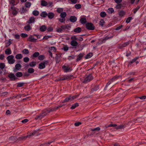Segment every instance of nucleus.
<instances>
[{"label":"nucleus","mask_w":146,"mask_h":146,"mask_svg":"<svg viewBox=\"0 0 146 146\" xmlns=\"http://www.w3.org/2000/svg\"><path fill=\"white\" fill-rule=\"evenodd\" d=\"M122 7V5L121 4H118L116 6V8L117 9H119Z\"/></svg>","instance_id":"nucleus-61"},{"label":"nucleus","mask_w":146,"mask_h":146,"mask_svg":"<svg viewBox=\"0 0 146 146\" xmlns=\"http://www.w3.org/2000/svg\"><path fill=\"white\" fill-rule=\"evenodd\" d=\"M47 15L48 14L46 11H43L40 14V16L43 18L46 17Z\"/></svg>","instance_id":"nucleus-24"},{"label":"nucleus","mask_w":146,"mask_h":146,"mask_svg":"<svg viewBox=\"0 0 146 146\" xmlns=\"http://www.w3.org/2000/svg\"><path fill=\"white\" fill-rule=\"evenodd\" d=\"M137 98H139L141 100H144L146 98V96H144L140 97H137Z\"/></svg>","instance_id":"nucleus-64"},{"label":"nucleus","mask_w":146,"mask_h":146,"mask_svg":"<svg viewBox=\"0 0 146 146\" xmlns=\"http://www.w3.org/2000/svg\"><path fill=\"white\" fill-rule=\"evenodd\" d=\"M25 83L23 82H19L17 84V87H20L23 86Z\"/></svg>","instance_id":"nucleus-47"},{"label":"nucleus","mask_w":146,"mask_h":146,"mask_svg":"<svg viewBox=\"0 0 146 146\" xmlns=\"http://www.w3.org/2000/svg\"><path fill=\"white\" fill-rule=\"evenodd\" d=\"M23 75L22 73L21 72H18L15 74V76L18 77H20Z\"/></svg>","instance_id":"nucleus-38"},{"label":"nucleus","mask_w":146,"mask_h":146,"mask_svg":"<svg viewBox=\"0 0 146 146\" xmlns=\"http://www.w3.org/2000/svg\"><path fill=\"white\" fill-rule=\"evenodd\" d=\"M44 56L43 55H40V56H39L38 57V59L39 60H43L44 59Z\"/></svg>","instance_id":"nucleus-51"},{"label":"nucleus","mask_w":146,"mask_h":146,"mask_svg":"<svg viewBox=\"0 0 146 146\" xmlns=\"http://www.w3.org/2000/svg\"><path fill=\"white\" fill-rule=\"evenodd\" d=\"M5 67V65L4 63H0V68L1 69L3 70Z\"/></svg>","instance_id":"nucleus-55"},{"label":"nucleus","mask_w":146,"mask_h":146,"mask_svg":"<svg viewBox=\"0 0 146 146\" xmlns=\"http://www.w3.org/2000/svg\"><path fill=\"white\" fill-rule=\"evenodd\" d=\"M105 23V22L103 19H101L99 22V24L100 25L103 26Z\"/></svg>","instance_id":"nucleus-50"},{"label":"nucleus","mask_w":146,"mask_h":146,"mask_svg":"<svg viewBox=\"0 0 146 146\" xmlns=\"http://www.w3.org/2000/svg\"><path fill=\"white\" fill-rule=\"evenodd\" d=\"M21 67V65L19 64H17L15 65V69L13 70L14 72H15L19 70Z\"/></svg>","instance_id":"nucleus-11"},{"label":"nucleus","mask_w":146,"mask_h":146,"mask_svg":"<svg viewBox=\"0 0 146 146\" xmlns=\"http://www.w3.org/2000/svg\"><path fill=\"white\" fill-rule=\"evenodd\" d=\"M42 111V113L44 114V115L45 116L50 112L48 109H44Z\"/></svg>","instance_id":"nucleus-29"},{"label":"nucleus","mask_w":146,"mask_h":146,"mask_svg":"<svg viewBox=\"0 0 146 146\" xmlns=\"http://www.w3.org/2000/svg\"><path fill=\"white\" fill-rule=\"evenodd\" d=\"M130 41H128L126 42H125L123 44H122L120 45L119 46V48H121L123 47H125L128 45L130 44Z\"/></svg>","instance_id":"nucleus-16"},{"label":"nucleus","mask_w":146,"mask_h":146,"mask_svg":"<svg viewBox=\"0 0 146 146\" xmlns=\"http://www.w3.org/2000/svg\"><path fill=\"white\" fill-rule=\"evenodd\" d=\"M61 54L57 53L56 54V56L55 57L56 62V63H58L60 61V58L61 56Z\"/></svg>","instance_id":"nucleus-10"},{"label":"nucleus","mask_w":146,"mask_h":146,"mask_svg":"<svg viewBox=\"0 0 146 146\" xmlns=\"http://www.w3.org/2000/svg\"><path fill=\"white\" fill-rule=\"evenodd\" d=\"M45 67V65L42 62L40 63L38 65V68L40 69H43Z\"/></svg>","instance_id":"nucleus-20"},{"label":"nucleus","mask_w":146,"mask_h":146,"mask_svg":"<svg viewBox=\"0 0 146 146\" xmlns=\"http://www.w3.org/2000/svg\"><path fill=\"white\" fill-rule=\"evenodd\" d=\"M125 127V126L123 125H121L118 126H117L115 127V128L117 129H121L124 128Z\"/></svg>","instance_id":"nucleus-52"},{"label":"nucleus","mask_w":146,"mask_h":146,"mask_svg":"<svg viewBox=\"0 0 146 146\" xmlns=\"http://www.w3.org/2000/svg\"><path fill=\"white\" fill-rule=\"evenodd\" d=\"M77 19V17L75 16H71L69 19V20L71 22L74 23L76 22Z\"/></svg>","instance_id":"nucleus-17"},{"label":"nucleus","mask_w":146,"mask_h":146,"mask_svg":"<svg viewBox=\"0 0 146 146\" xmlns=\"http://www.w3.org/2000/svg\"><path fill=\"white\" fill-rule=\"evenodd\" d=\"M52 37V36H44L43 39H45L46 40H47V39L48 38H51Z\"/></svg>","instance_id":"nucleus-58"},{"label":"nucleus","mask_w":146,"mask_h":146,"mask_svg":"<svg viewBox=\"0 0 146 146\" xmlns=\"http://www.w3.org/2000/svg\"><path fill=\"white\" fill-rule=\"evenodd\" d=\"M19 0H9L10 4L11 5H16L19 3Z\"/></svg>","instance_id":"nucleus-9"},{"label":"nucleus","mask_w":146,"mask_h":146,"mask_svg":"<svg viewBox=\"0 0 146 146\" xmlns=\"http://www.w3.org/2000/svg\"><path fill=\"white\" fill-rule=\"evenodd\" d=\"M22 52L23 54H27L29 53V50L27 49L26 48L23 49L22 50Z\"/></svg>","instance_id":"nucleus-34"},{"label":"nucleus","mask_w":146,"mask_h":146,"mask_svg":"<svg viewBox=\"0 0 146 146\" xmlns=\"http://www.w3.org/2000/svg\"><path fill=\"white\" fill-rule=\"evenodd\" d=\"M28 35L24 33H22L21 34V36L23 38H26L28 36Z\"/></svg>","instance_id":"nucleus-60"},{"label":"nucleus","mask_w":146,"mask_h":146,"mask_svg":"<svg viewBox=\"0 0 146 146\" xmlns=\"http://www.w3.org/2000/svg\"><path fill=\"white\" fill-rule=\"evenodd\" d=\"M35 71L34 69L32 68H30L28 69L27 70V72L29 73L32 74Z\"/></svg>","instance_id":"nucleus-31"},{"label":"nucleus","mask_w":146,"mask_h":146,"mask_svg":"<svg viewBox=\"0 0 146 146\" xmlns=\"http://www.w3.org/2000/svg\"><path fill=\"white\" fill-rule=\"evenodd\" d=\"M39 12L37 10H34L33 11L32 14L35 16H38L39 14Z\"/></svg>","instance_id":"nucleus-32"},{"label":"nucleus","mask_w":146,"mask_h":146,"mask_svg":"<svg viewBox=\"0 0 146 146\" xmlns=\"http://www.w3.org/2000/svg\"><path fill=\"white\" fill-rule=\"evenodd\" d=\"M37 131L34 130L32 132L30 133L29 134H28L25 136L22 137L21 139H26L27 137H30L31 136L35 135Z\"/></svg>","instance_id":"nucleus-6"},{"label":"nucleus","mask_w":146,"mask_h":146,"mask_svg":"<svg viewBox=\"0 0 146 146\" xmlns=\"http://www.w3.org/2000/svg\"><path fill=\"white\" fill-rule=\"evenodd\" d=\"M66 13L65 12H62L60 14V16L62 18H65L66 16Z\"/></svg>","instance_id":"nucleus-37"},{"label":"nucleus","mask_w":146,"mask_h":146,"mask_svg":"<svg viewBox=\"0 0 146 146\" xmlns=\"http://www.w3.org/2000/svg\"><path fill=\"white\" fill-rule=\"evenodd\" d=\"M93 79V77L91 74H89L85 77L83 82L84 83H86L89 82Z\"/></svg>","instance_id":"nucleus-3"},{"label":"nucleus","mask_w":146,"mask_h":146,"mask_svg":"<svg viewBox=\"0 0 146 146\" xmlns=\"http://www.w3.org/2000/svg\"><path fill=\"white\" fill-rule=\"evenodd\" d=\"M25 29L27 31H29L31 29V28L29 25L25 26L24 27Z\"/></svg>","instance_id":"nucleus-30"},{"label":"nucleus","mask_w":146,"mask_h":146,"mask_svg":"<svg viewBox=\"0 0 146 146\" xmlns=\"http://www.w3.org/2000/svg\"><path fill=\"white\" fill-rule=\"evenodd\" d=\"M78 44L77 42L74 40H72L70 42V44L75 48L78 46Z\"/></svg>","instance_id":"nucleus-14"},{"label":"nucleus","mask_w":146,"mask_h":146,"mask_svg":"<svg viewBox=\"0 0 146 146\" xmlns=\"http://www.w3.org/2000/svg\"><path fill=\"white\" fill-rule=\"evenodd\" d=\"M11 39H9V41L7 42L6 43V45L5 46V47H7L9 46L10 45L12 44V42H11Z\"/></svg>","instance_id":"nucleus-49"},{"label":"nucleus","mask_w":146,"mask_h":146,"mask_svg":"<svg viewBox=\"0 0 146 146\" xmlns=\"http://www.w3.org/2000/svg\"><path fill=\"white\" fill-rule=\"evenodd\" d=\"M62 68L64 72H65L71 71L72 70V69L70 67H69L67 66L63 65L62 66Z\"/></svg>","instance_id":"nucleus-8"},{"label":"nucleus","mask_w":146,"mask_h":146,"mask_svg":"<svg viewBox=\"0 0 146 146\" xmlns=\"http://www.w3.org/2000/svg\"><path fill=\"white\" fill-rule=\"evenodd\" d=\"M132 19V18L131 17H128L126 20V22L127 23H129L130 22L131 20Z\"/></svg>","instance_id":"nucleus-54"},{"label":"nucleus","mask_w":146,"mask_h":146,"mask_svg":"<svg viewBox=\"0 0 146 146\" xmlns=\"http://www.w3.org/2000/svg\"><path fill=\"white\" fill-rule=\"evenodd\" d=\"M86 28L89 30H93L94 29L95 27L91 23H88L86 24Z\"/></svg>","instance_id":"nucleus-2"},{"label":"nucleus","mask_w":146,"mask_h":146,"mask_svg":"<svg viewBox=\"0 0 146 146\" xmlns=\"http://www.w3.org/2000/svg\"><path fill=\"white\" fill-rule=\"evenodd\" d=\"M29 60V58L28 57H25L23 58V61L25 62H27Z\"/></svg>","instance_id":"nucleus-56"},{"label":"nucleus","mask_w":146,"mask_h":146,"mask_svg":"<svg viewBox=\"0 0 146 146\" xmlns=\"http://www.w3.org/2000/svg\"><path fill=\"white\" fill-rule=\"evenodd\" d=\"M83 56V54H82L80 53L77 56V58L76 59V61L77 62L80 60L82 59Z\"/></svg>","instance_id":"nucleus-23"},{"label":"nucleus","mask_w":146,"mask_h":146,"mask_svg":"<svg viewBox=\"0 0 146 146\" xmlns=\"http://www.w3.org/2000/svg\"><path fill=\"white\" fill-rule=\"evenodd\" d=\"M50 112H52L53 111H54L57 110V109L56 108V107H55L54 108H50L48 109Z\"/></svg>","instance_id":"nucleus-40"},{"label":"nucleus","mask_w":146,"mask_h":146,"mask_svg":"<svg viewBox=\"0 0 146 146\" xmlns=\"http://www.w3.org/2000/svg\"><path fill=\"white\" fill-rule=\"evenodd\" d=\"M36 64V62L33 61L30 62L29 64L27 65V66H25V68H28L29 66L31 67H33L35 66Z\"/></svg>","instance_id":"nucleus-13"},{"label":"nucleus","mask_w":146,"mask_h":146,"mask_svg":"<svg viewBox=\"0 0 146 146\" xmlns=\"http://www.w3.org/2000/svg\"><path fill=\"white\" fill-rule=\"evenodd\" d=\"M125 14L126 12L123 10H121L119 11L118 13L119 16L121 17H123L125 15Z\"/></svg>","instance_id":"nucleus-18"},{"label":"nucleus","mask_w":146,"mask_h":146,"mask_svg":"<svg viewBox=\"0 0 146 146\" xmlns=\"http://www.w3.org/2000/svg\"><path fill=\"white\" fill-rule=\"evenodd\" d=\"M99 89L98 85H97L94 86V87L92 88L91 90L92 93L94 91H96L98 90Z\"/></svg>","instance_id":"nucleus-28"},{"label":"nucleus","mask_w":146,"mask_h":146,"mask_svg":"<svg viewBox=\"0 0 146 146\" xmlns=\"http://www.w3.org/2000/svg\"><path fill=\"white\" fill-rule=\"evenodd\" d=\"M79 104L78 103H76L72 105V106L70 108L71 109H74L76 107L78 106Z\"/></svg>","instance_id":"nucleus-39"},{"label":"nucleus","mask_w":146,"mask_h":146,"mask_svg":"<svg viewBox=\"0 0 146 146\" xmlns=\"http://www.w3.org/2000/svg\"><path fill=\"white\" fill-rule=\"evenodd\" d=\"M8 77L9 78L10 81H15L16 79H18V78L13 73H10L8 75Z\"/></svg>","instance_id":"nucleus-5"},{"label":"nucleus","mask_w":146,"mask_h":146,"mask_svg":"<svg viewBox=\"0 0 146 146\" xmlns=\"http://www.w3.org/2000/svg\"><path fill=\"white\" fill-rule=\"evenodd\" d=\"M119 77V76H118L117 77L114 76L110 80L112 81V82H113L114 81L116 80Z\"/></svg>","instance_id":"nucleus-59"},{"label":"nucleus","mask_w":146,"mask_h":146,"mask_svg":"<svg viewBox=\"0 0 146 146\" xmlns=\"http://www.w3.org/2000/svg\"><path fill=\"white\" fill-rule=\"evenodd\" d=\"M52 142H48L46 143H44L43 144H41L40 146H49L50 144Z\"/></svg>","instance_id":"nucleus-44"},{"label":"nucleus","mask_w":146,"mask_h":146,"mask_svg":"<svg viewBox=\"0 0 146 146\" xmlns=\"http://www.w3.org/2000/svg\"><path fill=\"white\" fill-rule=\"evenodd\" d=\"M106 15V14L105 12L102 11L100 13V16L102 17H104Z\"/></svg>","instance_id":"nucleus-42"},{"label":"nucleus","mask_w":146,"mask_h":146,"mask_svg":"<svg viewBox=\"0 0 146 146\" xmlns=\"http://www.w3.org/2000/svg\"><path fill=\"white\" fill-rule=\"evenodd\" d=\"M108 39L106 36V37H104L102 39L101 41L100 42V43L101 44H102L103 43H105L106 41Z\"/></svg>","instance_id":"nucleus-46"},{"label":"nucleus","mask_w":146,"mask_h":146,"mask_svg":"<svg viewBox=\"0 0 146 146\" xmlns=\"http://www.w3.org/2000/svg\"><path fill=\"white\" fill-rule=\"evenodd\" d=\"M82 29L80 27H78L74 29V31L76 33H79L82 31Z\"/></svg>","instance_id":"nucleus-21"},{"label":"nucleus","mask_w":146,"mask_h":146,"mask_svg":"<svg viewBox=\"0 0 146 146\" xmlns=\"http://www.w3.org/2000/svg\"><path fill=\"white\" fill-rule=\"evenodd\" d=\"M64 78V80H67L68 79H70V76L68 75H66V76H63Z\"/></svg>","instance_id":"nucleus-62"},{"label":"nucleus","mask_w":146,"mask_h":146,"mask_svg":"<svg viewBox=\"0 0 146 146\" xmlns=\"http://www.w3.org/2000/svg\"><path fill=\"white\" fill-rule=\"evenodd\" d=\"M5 53L6 54H10L11 53V51L10 48H7L5 50Z\"/></svg>","instance_id":"nucleus-33"},{"label":"nucleus","mask_w":146,"mask_h":146,"mask_svg":"<svg viewBox=\"0 0 146 146\" xmlns=\"http://www.w3.org/2000/svg\"><path fill=\"white\" fill-rule=\"evenodd\" d=\"M48 14V18L50 19H52L54 16V14L52 12H49Z\"/></svg>","instance_id":"nucleus-19"},{"label":"nucleus","mask_w":146,"mask_h":146,"mask_svg":"<svg viewBox=\"0 0 146 146\" xmlns=\"http://www.w3.org/2000/svg\"><path fill=\"white\" fill-rule=\"evenodd\" d=\"M31 3L29 2H26L25 3V6L26 7L29 8L31 5Z\"/></svg>","instance_id":"nucleus-43"},{"label":"nucleus","mask_w":146,"mask_h":146,"mask_svg":"<svg viewBox=\"0 0 146 146\" xmlns=\"http://www.w3.org/2000/svg\"><path fill=\"white\" fill-rule=\"evenodd\" d=\"M41 5L42 6H46L48 5V3L45 1L42 0L41 1Z\"/></svg>","instance_id":"nucleus-27"},{"label":"nucleus","mask_w":146,"mask_h":146,"mask_svg":"<svg viewBox=\"0 0 146 146\" xmlns=\"http://www.w3.org/2000/svg\"><path fill=\"white\" fill-rule=\"evenodd\" d=\"M71 27L68 25H62L61 26L60 28L58 29L56 31L58 33H61L62 31H64L65 29H69Z\"/></svg>","instance_id":"nucleus-1"},{"label":"nucleus","mask_w":146,"mask_h":146,"mask_svg":"<svg viewBox=\"0 0 146 146\" xmlns=\"http://www.w3.org/2000/svg\"><path fill=\"white\" fill-rule=\"evenodd\" d=\"M46 27L44 25L42 26L40 28V30L41 32H44L46 30Z\"/></svg>","instance_id":"nucleus-25"},{"label":"nucleus","mask_w":146,"mask_h":146,"mask_svg":"<svg viewBox=\"0 0 146 146\" xmlns=\"http://www.w3.org/2000/svg\"><path fill=\"white\" fill-rule=\"evenodd\" d=\"M14 56L13 55H9L7 58L8 62L9 64H13L15 61V60L13 59Z\"/></svg>","instance_id":"nucleus-4"},{"label":"nucleus","mask_w":146,"mask_h":146,"mask_svg":"<svg viewBox=\"0 0 146 146\" xmlns=\"http://www.w3.org/2000/svg\"><path fill=\"white\" fill-rule=\"evenodd\" d=\"M23 57V56L21 54H18L15 56V58L17 59H21Z\"/></svg>","instance_id":"nucleus-35"},{"label":"nucleus","mask_w":146,"mask_h":146,"mask_svg":"<svg viewBox=\"0 0 146 146\" xmlns=\"http://www.w3.org/2000/svg\"><path fill=\"white\" fill-rule=\"evenodd\" d=\"M80 22L82 24L86 23V19L85 18H82L80 20Z\"/></svg>","instance_id":"nucleus-26"},{"label":"nucleus","mask_w":146,"mask_h":146,"mask_svg":"<svg viewBox=\"0 0 146 146\" xmlns=\"http://www.w3.org/2000/svg\"><path fill=\"white\" fill-rule=\"evenodd\" d=\"M75 7L77 9H78L81 7V5L80 4H76L75 5Z\"/></svg>","instance_id":"nucleus-53"},{"label":"nucleus","mask_w":146,"mask_h":146,"mask_svg":"<svg viewBox=\"0 0 146 146\" xmlns=\"http://www.w3.org/2000/svg\"><path fill=\"white\" fill-rule=\"evenodd\" d=\"M39 52H36L31 56V57L33 59L38 56H39Z\"/></svg>","instance_id":"nucleus-22"},{"label":"nucleus","mask_w":146,"mask_h":146,"mask_svg":"<svg viewBox=\"0 0 146 146\" xmlns=\"http://www.w3.org/2000/svg\"><path fill=\"white\" fill-rule=\"evenodd\" d=\"M106 128L109 127H115L117 126V125L116 124H110L107 125H106Z\"/></svg>","instance_id":"nucleus-45"},{"label":"nucleus","mask_w":146,"mask_h":146,"mask_svg":"<svg viewBox=\"0 0 146 146\" xmlns=\"http://www.w3.org/2000/svg\"><path fill=\"white\" fill-rule=\"evenodd\" d=\"M107 11L109 13L111 14L114 13V12L113 9L112 8H109L108 9Z\"/></svg>","instance_id":"nucleus-36"},{"label":"nucleus","mask_w":146,"mask_h":146,"mask_svg":"<svg viewBox=\"0 0 146 146\" xmlns=\"http://www.w3.org/2000/svg\"><path fill=\"white\" fill-rule=\"evenodd\" d=\"M63 11V9L62 8H58L57 10V12L59 13H60L62 12Z\"/></svg>","instance_id":"nucleus-63"},{"label":"nucleus","mask_w":146,"mask_h":146,"mask_svg":"<svg viewBox=\"0 0 146 146\" xmlns=\"http://www.w3.org/2000/svg\"><path fill=\"white\" fill-rule=\"evenodd\" d=\"M27 11L26 8L24 7H22V9H21V13H22L25 12Z\"/></svg>","instance_id":"nucleus-57"},{"label":"nucleus","mask_w":146,"mask_h":146,"mask_svg":"<svg viewBox=\"0 0 146 146\" xmlns=\"http://www.w3.org/2000/svg\"><path fill=\"white\" fill-rule=\"evenodd\" d=\"M78 96V95L74 96H70L68 97H66L65 99V100L66 102L69 101H72L73 100L75 99L77 96Z\"/></svg>","instance_id":"nucleus-7"},{"label":"nucleus","mask_w":146,"mask_h":146,"mask_svg":"<svg viewBox=\"0 0 146 146\" xmlns=\"http://www.w3.org/2000/svg\"><path fill=\"white\" fill-rule=\"evenodd\" d=\"M36 39H35L32 35H31L28 38L27 41L30 42H35Z\"/></svg>","instance_id":"nucleus-12"},{"label":"nucleus","mask_w":146,"mask_h":146,"mask_svg":"<svg viewBox=\"0 0 146 146\" xmlns=\"http://www.w3.org/2000/svg\"><path fill=\"white\" fill-rule=\"evenodd\" d=\"M35 21V17H31L29 18V20L27 22L29 24H31V23H34Z\"/></svg>","instance_id":"nucleus-15"},{"label":"nucleus","mask_w":146,"mask_h":146,"mask_svg":"<svg viewBox=\"0 0 146 146\" xmlns=\"http://www.w3.org/2000/svg\"><path fill=\"white\" fill-rule=\"evenodd\" d=\"M137 60V57H135L134 59H133L131 61H130L129 63V65H131L133 63L135 62Z\"/></svg>","instance_id":"nucleus-48"},{"label":"nucleus","mask_w":146,"mask_h":146,"mask_svg":"<svg viewBox=\"0 0 146 146\" xmlns=\"http://www.w3.org/2000/svg\"><path fill=\"white\" fill-rule=\"evenodd\" d=\"M93 55L92 53H90L88 54L85 56V58L88 59L90 58Z\"/></svg>","instance_id":"nucleus-41"}]
</instances>
